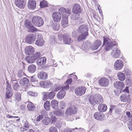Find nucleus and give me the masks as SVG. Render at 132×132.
I'll list each match as a JSON object with an SVG mask.
<instances>
[{
	"label": "nucleus",
	"mask_w": 132,
	"mask_h": 132,
	"mask_svg": "<svg viewBox=\"0 0 132 132\" xmlns=\"http://www.w3.org/2000/svg\"><path fill=\"white\" fill-rule=\"evenodd\" d=\"M103 44L102 46H105L104 49L107 51L111 50L113 48V46L115 45L113 41L107 37H103Z\"/></svg>",
	"instance_id": "obj_1"
},
{
	"label": "nucleus",
	"mask_w": 132,
	"mask_h": 132,
	"mask_svg": "<svg viewBox=\"0 0 132 132\" xmlns=\"http://www.w3.org/2000/svg\"><path fill=\"white\" fill-rule=\"evenodd\" d=\"M103 101L102 96L98 94H96L93 96H90L89 97V102L91 105H93L101 103Z\"/></svg>",
	"instance_id": "obj_2"
},
{
	"label": "nucleus",
	"mask_w": 132,
	"mask_h": 132,
	"mask_svg": "<svg viewBox=\"0 0 132 132\" xmlns=\"http://www.w3.org/2000/svg\"><path fill=\"white\" fill-rule=\"evenodd\" d=\"M77 109L75 105H70L67 109L65 112V114L68 116H72L77 113Z\"/></svg>",
	"instance_id": "obj_3"
},
{
	"label": "nucleus",
	"mask_w": 132,
	"mask_h": 132,
	"mask_svg": "<svg viewBox=\"0 0 132 132\" xmlns=\"http://www.w3.org/2000/svg\"><path fill=\"white\" fill-rule=\"evenodd\" d=\"M32 22L35 26L40 27L43 25L44 21L41 17L38 16H35L32 18Z\"/></svg>",
	"instance_id": "obj_4"
},
{
	"label": "nucleus",
	"mask_w": 132,
	"mask_h": 132,
	"mask_svg": "<svg viewBox=\"0 0 132 132\" xmlns=\"http://www.w3.org/2000/svg\"><path fill=\"white\" fill-rule=\"evenodd\" d=\"M86 89L85 87L81 86L76 88L75 89V92L77 96H80L85 93Z\"/></svg>",
	"instance_id": "obj_5"
},
{
	"label": "nucleus",
	"mask_w": 132,
	"mask_h": 132,
	"mask_svg": "<svg viewBox=\"0 0 132 132\" xmlns=\"http://www.w3.org/2000/svg\"><path fill=\"white\" fill-rule=\"evenodd\" d=\"M123 65V61L120 59L118 60L114 63V68L116 70H119L122 68Z\"/></svg>",
	"instance_id": "obj_6"
},
{
	"label": "nucleus",
	"mask_w": 132,
	"mask_h": 132,
	"mask_svg": "<svg viewBox=\"0 0 132 132\" xmlns=\"http://www.w3.org/2000/svg\"><path fill=\"white\" fill-rule=\"evenodd\" d=\"M98 84L101 86L106 87L109 85V81L106 78H101L98 81Z\"/></svg>",
	"instance_id": "obj_7"
},
{
	"label": "nucleus",
	"mask_w": 132,
	"mask_h": 132,
	"mask_svg": "<svg viewBox=\"0 0 132 132\" xmlns=\"http://www.w3.org/2000/svg\"><path fill=\"white\" fill-rule=\"evenodd\" d=\"M121 52L120 50L118 48L113 49L111 53L112 56L114 58H118L120 57Z\"/></svg>",
	"instance_id": "obj_8"
},
{
	"label": "nucleus",
	"mask_w": 132,
	"mask_h": 132,
	"mask_svg": "<svg viewBox=\"0 0 132 132\" xmlns=\"http://www.w3.org/2000/svg\"><path fill=\"white\" fill-rule=\"evenodd\" d=\"M26 42L29 44L33 43L35 40V37L32 34H30L28 35L25 37Z\"/></svg>",
	"instance_id": "obj_9"
},
{
	"label": "nucleus",
	"mask_w": 132,
	"mask_h": 132,
	"mask_svg": "<svg viewBox=\"0 0 132 132\" xmlns=\"http://www.w3.org/2000/svg\"><path fill=\"white\" fill-rule=\"evenodd\" d=\"M63 42L65 44H70L73 42L70 36L69 35L64 34L63 36Z\"/></svg>",
	"instance_id": "obj_10"
},
{
	"label": "nucleus",
	"mask_w": 132,
	"mask_h": 132,
	"mask_svg": "<svg viewBox=\"0 0 132 132\" xmlns=\"http://www.w3.org/2000/svg\"><path fill=\"white\" fill-rule=\"evenodd\" d=\"M52 16L53 20L56 22H59L61 18V13L58 12L54 13Z\"/></svg>",
	"instance_id": "obj_11"
},
{
	"label": "nucleus",
	"mask_w": 132,
	"mask_h": 132,
	"mask_svg": "<svg viewBox=\"0 0 132 132\" xmlns=\"http://www.w3.org/2000/svg\"><path fill=\"white\" fill-rule=\"evenodd\" d=\"M26 54L30 55L32 54L35 51L34 48L31 46H27L24 49Z\"/></svg>",
	"instance_id": "obj_12"
},
{
	"label": "nucleus",
	"mask_w": 132,
	"mask_h": 132,
	"mask_svg": "<svg viewBox=\"0 0 132 132\" xmlns=\"http://www.w3.org/2000/svg\"><path fill=\"white\" fill-rule=\"evenodd\" d=\"M37 37V39L35 42V44L39 46H43L44 42L42 36L40 35H38Z\"/></svg>",
	"instance_id": "obj_13"
},
{
	"label": "nucleus",
	"mask_w": 132,
	"mask_h": 132,
	"mask_svg": "<svg viewBox=\"0 0 132 132\" xmlns=\"http://www.w3.org/2000/svg\"><path fill=\"white\" fill-rule=\"evenodd\" d=\"M113 85L114 87L117 89H121L125 87L124 83L120 81H116L114 82Z\"/></svg>",
	"instance_id": "obj_14"
},
{
	"label": "nucleus",
	"mask_w": 132,
	"mask_h": 132,
	"mask_svg": "<svg viewBox=\"0 0 132 132\" xmlns=\"http://www.w3.org/2000/svg\"><path fill=\"white\" fill-rule=\"evenodd\" d=\"M72 12L74 13L75 14L80 13L81 12V10L80 5L77 4H74L73 6Z\"/></svg>",
	"instance_id": "obj_15"
},
{
	"label": "nucleus",
	"mask_w": 132,
	"mask_h": 132,
	"mask_svg": "<svg viewBox=\"0 0 132 132\" xmlns=\"http://www.w3.org/2000/svg\"><path fill=\"white\" fill-rule=\"evenodd\" d=\"M52 84L50 81L45 80L44 81H41L40 83V85L41 87L44 88H47L51 86Z\"/></svg>",
	"instance_id": "obj_16"
},
{
	"label": "nucleus",
	"mask_w": 132,
	"mask_h": 132,
	"mask_svg": "<svg viewBox=\"0 0 132 132\" xmlns=\"http://www.w3.org/2000/svg\"><path fill=\"white\" fill-rule=\"evenodd\" d=\"M80 33L78 35L77 37V40L79 42L86 39V37L88 34V33Z\"/></svg>",
	"instance_id": "obj_17"
},
{
	"label": "nucleus",
	"mask_w": 132,
	"mask_h": 132,
	"mask_svg": "<svg viewBox=\"0 0 132 132\" xmlns=\"http://www.w3.org/2000/svg\"><path fill=\"white\" fill-rule=\"evenodd\" d=\"M15 4L17 7L21 9L24 8L25 5L24 0H15Z\"/></svg>",
	"instance_id": "obj_18"
},
{
	"label": "nucleus",
	"mask_w": 132,
	"mask_h": 132,
	"mask_svg": "<svg viewBox=\"0 0 132 132\" xmlns=\"http://www.w3.org/2000/svg\"><path fill=\"white\" fill-rule=\"evenodd\" d=\"M38 78L42 80H46L48 78L47 74L44 71H41L38 73L37 74Z\"/></svg>",
	"instance_id": "obj_19"
},
{
	"label": "nucleus",
	"mask_w": 132,
	"mask_h": 132,
	"mask_svg": "<svg viewBox=\"0 0 132 132\" xmlns=\"http://www.w3.org/2000/svg\"><path fill=\"white\" fill-rule=\"evenodd\" d=\"M94 116L95 119L99 120H102L104 119V115L102 112H97L95 113Z\"/></svg>",
	"instance_id": "obj_20"
},
{
	"label": "nucleus",
	"mask_w": 132,
	"mask_h": 132,
	"mask_svg": "<svg viewBox=\"0 0 132 132\" xmlns=\"http://www.w3.org/2000/svg\"><path fill=\"white\" fill-rule=\"evenodd\" d=\"M79 33H88V28L87 26L85 24L80 25L79 28L78 30Z\"/></svg>",
	"instance_id": "obj_21"
},
{
	"label": "nucleus",
	"mask_w": 132,
	"mask_h": 132,
	"mask_svg": "<svg viewBox=\"0 0 132 132\" xmlns=\"http://www.w3.org/2000/svg\"><path fill=\"white\" fill-rule=\"evenodd\" d=\"M36 2L33 0H30L29 1L28 6L29 8L30 9L34 10L36 7Z\"/></svg>",
	"instance_id": "obj_22"
},
{
	"label": "nucleus",
	"mask_w": 132,
	"mask_h": 132,
	"mask_svg": "<svg viewBox=\"0 0 132 132\" xmlns=\"http://www.w3.org/2000/svg\"><path fill=\"white\" fill-rule=\"evenodd\" d=\"M101 43L102 42L101 41L99 40H97L93 45L91 47V49L93 50H96L101 45Z\"/></svg>",
	"instance_id": "obj_23"
},
{
	"label": "nucleus",
	"mask_w": 132,
	"mask_h": 132,
	"mask_svg": "<svg viewBox=\"0 0 132 132\" xmlns=\"http://www.w3.org/2000/svg\"><path fill=\"white\" fill-rule=\"evenodd\" d=\"M46 59L44 57H42L37 61V64L41 66L44 64L46 62Z\"/></svg>",
	"instance_id": "obj_24"
},
{
	"label": "nucleus",
	"mask_w": 132,
	"mask_h": 132,
	"mask_svg": "<svg viewBox=\"0 0 132 132\" xmlns=\"http://www.w3.org/2000/svg\"><path fill=\"white\" fill-rule=\"evenodd\" d=\"M65 92L64 89H62L57 94V98L59 99H62L64 97Z\"/></svg>",
	"instance_id": "obj_25"
},
{
	"label": "nucleus",
	"mask_w": 132,
	"mask_h": 132,
	"mask_svg": "<svg viewBox=\"0 0 132 132\" xmlns=\"http://www.w3.org/2000/svg\"><path fill=\"white\" fill-rule=\"evenodd\" d=\"M90 44L88 42H85L83 43L82 45L81 48L85 51H86L89 49L90 47Z\"/></svg>",
	"instance_id": "obj_26"
},
{
	"label": "nucleus",
	"mask_w": 132,
	"mask_h": 132,
	"mask_svg": "<svg viewBox=\"0 0 132 132\" xmlns=\"http://www.w3.org/2000/svg\"><path fill=\"white\" fill-rule=\"evenodd\" d=\"M29 82L28 79L26 77L24 78L21 79L20 81V84L24 86H27L28 85Z\"/></svg>",
	"instance_id": "obj_27"
},
{
	"label": "nucleus",
	"mask_w": 132,
	"mask_h": 132,
	"mask_svg": "<svg viewBox=\"0 0 132 132\" xmlns=\"http://www.w3.org/2000/svg\"><path fill=\"white\" fill-rule=\"evenodd\" d=\"M129 94H122L120 97V99L121 101L123 102H127L129 99Z\"/></svg>",
	"instance_id": "obj_28"
},
{
	"label": "nucleus",
	"mask_w": 132,
	"mask_h": 132,
	"mask_svg": "<svg viewBox=\"0 0 132 132\" xmlns=\"http://www.w3.org/2000/svg\"><path fill=\"white\" fill-rule=\"evenodd\" d=\"M61 23L63 27H65L68 26V21L67 15L63 18L61 21Z\"/></svg>",
	"instance_id": "obj_29"
},
{
	"label": "nucleus",
	"mask_w": 132,
	"mask_h": 132,
	"mask_svg": "<svg viewBox=\"0 0 132 132\" xmlns=\"http://www.w3.org/2000/svg\"><path fill=\"white\" fill-rule=\"evenodd\" d=\"M118 79L120 81H124L126 78L125 74L122 72H119L117 74Z\"/></svg>",
	"instance_id": "obj_30"
},
{
	"label": "nucleus",
	"mask_w": 132,
	"mask_h": 132,
	"mask_svg": "<svg viewBox=\"0 0 132 132\" xmlns=\"http://www.w3.org/2000/svg\"><path fill=\"white\" fill-rule=\"evenodd\" d=\"M36 67L34 65L31 64L29 66L28 68V71L30 73H34L36 70Z\"/></svg>",
	"instance_id": "obj_31"
},
{
	"label": "nucleus",
	"mask_w": 132,
	"mask_h": 132,
	"mask_svg": "<svg viewBox=\"0 0 132 132\" xmlns=\"http://www.w3.org/2000/svg\"><path fill=\"white\" fill-rule=\"evenodd\" d=\"M11 80L12 81V84H13V87L14 90H17L20 87V86L18 85L16 80H13L12 78H11Z\"/></svg>",
	"instance_id": "obj_32"
},
{
	"label": "nucleus",
	"mask_w": 132,
	"mask_h": 132,
	"mask_svg": "<svg viewBox=\"0 0 132 132\" xmlns=\"http://www.w3.org/2000/svg\"><path fill=\"white\" fill-rule=\"evenodd\" d=\"M98 110L101 112H103L105 111L107 109L106 105L104 104H101L98 106Z\"/></svg>",
	"instance_id": "obj_33"
},
{
	"label": "nucleus",
	"mask_w": 132,
	"mask_h": 132,
	"mask_svg": "<svg viewBox=\"0 0 132 132\" xmlns=\"http://www.w3.org/2000/svg\"><path fill=\"white\" fill-rule=\"evenodd\" d=\"M52 108L54 109H57L58 107V104L57 102L55 100H52L51 103Z\"/></svg>",
	"instance_id": "obj_34"
},
{
	"label": "nucleus",
	"mask_w": 132,
	"mask_h": 132,
	"mask_svg": "<svg viewBox=\"0 0 132 132\" xmlns=\"http://www.w3.org/2000/svg\"><path fill=\"white\" fill-rule=\"evenodd\" d=\"M25 60L27 62L30 63H33L35 61L32 56L26 57Z\"/></svg>",
	"instance_id": "obj_35"
},
{
	"label": "nucleus",
	"mask_w": 132,
	"mask_h": 132,
	"mask_svg": "<svg viewBox=\"0 0 132 132\" xmlns=\"http://www.w3.org/2000/svg\"><path fill=\"white\" fill-rule=\"evenodd\" d=\"M13 93L12 90H6L5 95V98L6 99H9L11 97Z\"/></svg>",
	"instance_id": "obj_36"
},
{
	"label": "nucleus",
	"mask_w": 132,
	"mask_h": 132,
	"mask_svg": "<svg viewBox=\"0 0 132 132\" xmlns=\"http://www.w3.org/2000/svg\"><path fill=\"white\" fill-rule=\"evenodd\" d=\"M42 122L45 125H47L50 123V120L48 117H44L42 120Z\"/></svg>",
	"instance_id": "obj_37"
},
{
	"label": "nucleus",
	"mask_w": 132,
	"mask_h": 132,
	"mask_svg": "<svg viewBox=\"0 0 132 132\" xmlns=\"http://www.w3.org/2000/svg\"><path fill=\"white\" fill-rule=\"evenodd\" d=\"M126 113L127 117L126 116L124 118V120L125 121H127L128 120L132 117V114H130V112L127 111Z\"/></svg>",
	"instance_id": "obj_38"
},
{
	"label": "nucleus",
	"mask_w": 132,
	"mask_h": 132,
	"mask_svg": "<svg viewBox=\"0 0 132 132\" xmlns=\"http://www.w3.org/2000/svg\"><path fill=\"white\" fill-rule=\"evenodd\" d=\"M44 107L46 110H49L51 108L50 102L48 101H46L44 103Z\"/></svg>",
	"instance_id": "obj_39"
},
{
	"label": "nucleus",
	"mask_w": 132,
	"mask_h": 132,
	"mask_svg": "<svg viewBox=\"0 0 132 132\" xmlns=\"http://www.w3.org/2000/svg\"><path fill=\"white\" fill-rule=\"evenodd\" d=\"M27 107L29 111H32L35 108L34 104L31 102L29 103L27 105Z\"/></svg>",
	"instance_id": "obj_40"
},
{
	"label": "nucleus",
	"mask_w": 132,
	"mask_h": 132,
	"mask_svg": "<svg viewBox=\"0 0 132 132\" xmlns=\"http://www.w3.org/2000/svg\"><path fill=\"white\" fill-rule=\"evenodd\" d=\"M53 113L55 116L60 117L62 116L64 114V113L62 110H59L56 111H54Z\"/></svg>",
	"instance_id": "obj_41"
},
{
	"label": "nucleus",
	"mask_w": 132,
	"mask_h": 132,
	"mask_svg": "<svg viewBox=\"0 0 132 132\" xmlns=\"http://www.w3.org/2000/svg\"><path fill=\"white\" fill-rule=\"evenodd\" d=\"M48 4L47 2L45 0L43 1L40 3V5L41 8L46 7L48 6Z\"/></svg>",
	"instance_id": "obj_42"
},
{
	"label": "nucleus",
	"mask_w": 132,
	"mask_h": 132,
	"mask_svg": "<svg viewBox=\"0 0 132 132\" xmlns=\"http://www.w3.org/2000/svg\"><path fill=\"white\" fill-rule=\"evenodd\" d=\"M21 94L18 92L15 93V98L18 102L20 101L21 100Z\"/></svg>",
	"instance_id": "obj_43"
},
{
	"label": "nucleus",
	"mask_w": 132,
	"mask_h": 132,
	"mask_svg": "<svg viewBox=\"0 0 132 132\" xmlns=\"http://www.w3.org/2000/svg\"><path fill=\"white\" fill-rule=\"evenodd\" d=\"M41 56V55L40 53L39 52H37L34 54L32 56L33 57V58L35 61L39 58Z\"/></svg>",
	"instance_id": "obj_44"
},
{
	"label": "nucleus",
	"mask_w": 132,
	"mask_h": 132,
	"mask_svg": "<svg viewBox=\"0 0 132 132\" xmlns=\"http://www.w3.org/2000/svg\"><path fill=\"white\" fill-rule=\"evenodd\" d=\"M33 25L31 22L28 20H26L25 21L24 25L28 29Z\"/></svg>",
	"instance_id": "obj_45"
},
{
	"label": "nucleus",
	"mask_w": 132,
	"mask_h": 132,
	"mask_svg": "<svg viewBox=\"0 0 132 132\" xmlns=\"http://www.w3.org/2000/svg\"><path fill=\"white\" fill-rule=\"evenodd\" d=\"M53 29L55 30H58L59 28V24L56 23H54L52 26Z\"/></svg>",
	"instance_id": "obj_46"
},
{
	"label": "nucleus",
	"mask_w": 132,
	"mask_h": 132,
	"mask_svg": "<svg viewBox=\"0 0 132 132\" xmlns=\"http://www.w3.org/2000/svg\"><path fill=\"white\" fill-rule=\"evenodd\" d=\"M125 82L126 84L128 86H131L132 85V80L130 79L127 78Z\"/></svg>",
	"instance_id": "obj_47"
},
{
	"label": "nucleus",
	"mask_w": 132,
	"mask_h": 132,
	"mask_svg": "<svg viewBox=\"0 0 132 132\" xmlns=\"http://www.w3.org/2000/svg\"><path fill=\"white\" fill-rule=\"evenodd\" d=\"M55 92L54 91L50 92L48 95V98L50 99H53L55 96Z\"/></svg>",
	"instance_id": "obj_48"
},
{
	"label": "nucleus",
	"mask_w": 132,
	"mask_h": 132,
	"mask_svg": "<svg viewBox=\"0 0 132 132\" xmlns=\"http://www.w3.org/2000/svg\"><path fill=\"white\" fill-rule=\"evenodd\" d=\"M53 114L52 112L50 113V115L51 116L52 120V123H56L57 121V119L54 116H52V114Z\"/></svg>",
	"instance_id": "obj_49"
},
{
	"label": "nucleus",
	"mask_w": 132,
	"mask_h": 132,
	"mask_svg": "<svg viewBox=\"0 0 132 132\" xmlns=\"http://www.w3.org/2000/svg\"><path fill=\"white\" fill-rule=\"evenodd\" d=\"M37 31V29L33 25L28 29V31L31 32H33Z\"/></svg>",
	"instance_id": "obj_50"
},
{
	"label": "nucleus",
	"mask_w": 132,
	"mask_h": 132,
	"mask_svg": "<svg viewBox=\"0 0 132 132\" xmlns=\"http://www.w3.org/2000/svg\"><path fill=\"white\" fill-rule=\"evenodd\" d=\"M78 14L74 13L73 15L71 16V19L73 20H76L78 19L79 18V15Z\"/></svg>",
	"instance_id": "obj_51"
},
{
	"label": "nucleus",
	"mask_w": 132,
	"mask_h": 132,
	"mask_svg": "<svg viewBox=\"0 0 132 132\" xmlns=\"http://www.w3.org/2000/svg\"><path fill=\"white\" fill-rule=\"evenodd\" d=\"M124 72L126 76H130L131 75V72L128 69H125L124 71Z\"/></svg>",
	"instance_id": "obj_52"
},
{
	"label": "nucleus",
	"mask_w": 132,
	"mask_h": 132,
	"mask_svg": "<svg viewBox=\"0 0 132 132\" xmlns=\"http://www.w3.org/2000/svg\"><path fill=\"white\" fill-rule=\"evenodd\" d=\"M65 8L63 7H61L59 9V11L61 14L62 15V18H63L64 16Z\"/></svg>",
	"instance_id": "obj_53"
},
{
	"label": "nucleus",
	"mask_w": 132,
	"mask_h": 132,
	"mask_svg": "<svg viewBox=\"0 0 132 132\" xmlns=\"http://www.w3.org/2000/svg\"><path fill=\"white\" fill-rule=\"evenodd\" d=\"M49 132H57L56 128L54 126L50 127L49 129Z\"/></svg>",
	"instance_id": "obj_54"
},
{
	"label": "nucleus",
	"mask_w": 132,
	"mask_h": 132,
	"mask_svg": "<svg viewBox=\"0 0 132 132\" xmlns=\"http://www.w3.org/2000/svg\"><path fill=\"white\" fill-rule=\"evenodd\" d=\"M28 94L30 96H37L38 94L37 93H36L32 91H29L28 93Z\"/></svg>",
	"instance_id": "obj_55"
},
{
	"label": "nucleus",
	"mask_w": 132,
	"mask_h": 132,
	"mask_svg": "<svg viewBox=\"0 0 132 132\" xmlns=\"http://www.w3.org/2000/svg\"><path fill=\"white\" fill-rule=\"evenodd\" d=\"M60 106L62 109H63L65 107V103L63 102H61L60 104Z\"/></svg>",
	"instance_id": "obj_56"
},
{
	"label": "nucleus",
	"mask_w": 132,
	"mask_h": 132,
	"mask_svg": "<svg viewBox=\"0 0 132 132\" xmlns=\"http://www.w3.org/2000/svg\"><path fill=\"white\" fill-rule=\"evenodd\" d=\"M47 94L48 93H47L44 92L43 93V100H47Z\"/></svg>",
	"instance_id": "obj_57"
},
{
	"label": "nucleus",
	"mask_w": 132,
	"mask_h": 132,
	"mask_svg": "<svg viewBox=\"0 0 132 132\" xmlns=\"http://www.w3.org/2000/svg\"><path fill=\"white\" fill-rule=\"evenodd\" d=\"M24 74V73L21 70L19 71L17 75L19 77H22Z\"/></svg>",
	"instance_id": "obj_58"
},
{
	"label": "nucleus",
	"mask_w": 132,
	"mask_h": 132,
	"mask_svg": "<svg viewBox=\"0 0 132 132\" xmlns=\"http://www.w3.org/2000/svg\"><path fill=\"white\" fill-rule=\"evenodd\" d=\"M70 10L68 9H65L64 16H66L67 15L66 14H70Z\"/></svg>",
	"instance_id": "obj_59"
},
{
	"label": "nucleus",
	"mask_w": 132,
	"mask_h": 132,
	"mask_svg": "<svg viewBox=\"0 0 132 132\" xmlns=\"http://www.w3.org/2000/svg\"><path fill=\"white\" fill-rule=\"evenodd\" d=\"M44 117L43 115H40L38 116L36 118L37 121H39L42 119H43Z\"/></svg>",
	"instance_id": "obj_60"
},
{
	"label": "nucleus",
	"mask_w": 132,
	"mask_h": 132,
	"mask_svg": "<svg viewBox=\"0 0 132 132\" xmlns=\"http://www.w3.org/2000/svg\"><path fill=\"white\" fill-rule=\"evenodd\" d=\"M77 128H76L75 129H69V128H67L65 130V131L64 132H72V131H73V130L77 129Z\"/></svg>",
	"instance_id": "obj_61"
},
{
	"label": "nucleus",
	"mask_w": 132,
	"mask_h": 132,
	"mask_svg": "<svg viewBox=\"0 0 132 132\" xmlns=\"http://www.w3.org/2000/svg\"><path fill=\"white\" fill-rule=\"evenodd\" d=\"M56 126L58 128L62 126L61 122H60L59 120L57 121L56 123Z\"/></svg>",
	"instance_id": "obj_62"
},
{
	"label": "nucleus",
	"mask_w": 132,
	"mask_h": 132,
	"mask_svg": "<svg viewBox=\"0 0 132 132\" xmlns=\"http://www.w3.org/2000/svg\"><path fill=\"white\" fill-rule=\"evenodd\" d=\"M72 81V79L71 78H69L67 80L65 84H67L69 85V84H71Z\"/></svg>",
	"instance_id": "obj_63"
},
{
	"label": "nucleus",
	"mask_w": 132,
	"mask_h": 132,
	"mask_svg": "<svg viewBox=\"0 0 132 132\" xmlns=\"http://www.w3.org/2000/svg\"><path fill=\"white\" fill-rule=\"evenodd\" d=\"M116 108V106H114L113 105H111L110 106V111L109 112H111L113 110H114L115 109V108Z\"/></svg>",
	"instance_id": "obj_64"
}]
</instances>
